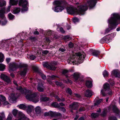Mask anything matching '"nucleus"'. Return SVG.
<instances>
[{"label": "nucleus", "instance_id": "1", "mask_svg": "<svg viewBox=\"0 0 120 120\" xmlns=\"http://www.w3.org/2000/svg\"><path fill=\"white\" fill-rule=\"evenodd\" d=\"M87 3L85 5H81L78 6L77 11L72 7H68L67 8L68 12L70 14L73 15L76 14L83 15L88 8L89 6L91 8L94 7L97 2V0H87Z\"/></svg>", "mask_w": 120, "mask_h": 120}, {"label": "nucleus", "instance_id": "2", "mask_svg": "<svg viewBox=\"0 0 120 120\" xmlns=\"http://www.w3.org/2000/svg\"><path fill=\"white\" fill-rule=\"evenodd\" d=\"M119 22L120 23V17L118 14L114 13L112 14L110 18L108 19L109 28L106 30L105 33H107L115 28Z\"/></svg>", "mask_w": 120, "mask_h": 120}, {"label": "nucleus", "instance_id": "3", "mask_svg": "<svg viewBox=\"0 0 120 120\" xmlns=\"http://www.w3.org/2000/svg\"><path fill=\"white\" fill-rule=\"evenodd\" d=\"M17 89L20 90L22 93H25L26 95V99L33 102L36 103L38 102L40 98L39 95L38 93L32 94L31 91L30 90H27L26 89H22L21 87L17 88Z\"/></svg>", "mask_w": 120, "mask_h": 120}, {"label": "nucleus", "instance_id": "4", "mask_svg": "<svg viewBox=\"0 0 120 120\" xmlns=\"http://www.w3.org/2000/svg\"><path fill=\"white\" fill-rule=\"evenodd\" d=\"M85 56L84 55L80 53H77L75 55L74 54L72 56H71L68 60L69 64L74 65L78 63H81L83 62Z\"/></svg>", "mask_w": 120, "mask_h": 120}, {"label": "nucleus", "instance_id": "5", "mask_svg": "<svg viewBox=\"0 0 120 120\" xmlns=\"http://www.w3.org/2000/svg\"><path fill=\"white\" fill-rule=\"evenodd\" d=\"M66 3L64 0H55L53 2V4L55 7H52V9L56 12H60L66 7L65 5Z\"/></svg>", "mask_w": 120, "mask_h": 120}, {"label": "nucleus", "instance_id": "6", "mask_svg": "<svg viewBox=\"0 0 120 120\" xmlns=\"http://www.w3.org/2000/svg\"><path fill=\"white\" fill-rule=\"evenodd\" d=\"M19 5L22 6L21 12H24L28 10V3L27 0H19Z\"/></svg>", "mask_w": 120, "mask_h": 120}, {"label": "nucleus", "instance_id": "7", "mask_svg": "<svg viewBox=\"0 0 120 120\" xmlns=\"http://www.w3.org/2000/svg\"><path fill=\"white\" fill-rule=\"evenodd\" d=\"M26 65L22 63L16 64L15 63H12L10 64L9 68L10 70L13 71L15 70L16 69L19 68L26 67Z\"/></svg>", "mask_w": 120, "mask_h": 120}, {"label": "nucleus", "instance_id": "8", "mask_svg": "<svg viewBox=\"0 0 120 120\" xmlns=\"http://www.w3.org/2000/svg\"><path fill=\"white\" fill-rule=\"evenodd\" d=\"M5 12L4 10H3L2 12L0 13V17L2 18V20L1 22L2 25L4 26L5 25L7 22V21L6 19V17L3 13H5Z\"/></svg>", "mask_w": 120, "mask_h": 120}, {"label": "nucleus", "instance_id": "9", "mask_svg": "<svg viewBox=\"0 0 120 120\" xmlns=\"http://www.w3.org/2000/svg\"><path fill=\"white\" fill-rule=\"evenodd\" d=\"M80 74L79 73H74L73 75L74 81L76 82H79L80 80Z\"/></svg>", "mask_w": 120, "mask_h": 120}, {"label": "nucleus", "instance_id": "10", "mask_svg": "<svg viewBox=\"0 0 120 120\" xmlns=\"http://www.w3.org/2000/svg\"><path fill=\"white\" fill-rule=\"evenodd\" d=\"M0 77L2 79L8 83H9L11 82L10 79L4 74H1L0 75Z\"/></svg>", "mask_w": 120, "mask_h": 120}, {"label": "nucleus", "instance_id": "11", "mask_svg": "<svg viewBox=\"0 0 120 120\" xmlns=\"http://www.w3.org/2000/svg\"><path fill=\"white\" fill-rule=\"evenodd\" d=\"M20 112H18V111L16 109H14L12 111V113L14 116H15L18 113V120L17 119H16L15 120H22V119H23V117L21 115V118H20V116L19 115V113Z\"/></svg>", "mask_w": 120, "mask_h": 120}, {"label": "nucleus", "instance_id": "12", "mask_svg": "<svg viewBox=\"0 0 120 120\" xmlns=\"http://www.w3.org/2000/svg\"><path fill=\"white\" fill-rule=\"evenodd\" d=\"M17 98V97L15 94H11L9 96L8 99L11 102L13 103L16 100Z\"/></svg>", "mask_w": 120, "mask_h": 120}, {"label": "nucleus", "instance_id": "13", "mask_svg": "<svg viewBox=\"0 0 120 120\" xmlns=\"http://www.w3.org/2000/svg\"><path fill=\"white\" fill-rule=\"evenodd\" d=\"M111 74L113 76L116 77H119L120 76V72L117 70H113L111 72Z\"/></svg>", "mask_w": 120, "mask_h": 120}, {"label": "nucleus", "instance_id": "14", "mask_svg": "<svg viewBox=\"0 0 120 120\" xmlns=\"http://www.w3.org/2000/svg\"><path fill=\"white\" fill-rule=\"evenodd\" d=\"M104 88L105 89V90L106 91H109V92H107V93H108L110 95L111 94V90H110L109 89V85L108 84H105L104 86Z\"/></svg>", "mask_w": 120, "mask_h": 120}, {"label": "nucleus", "instance_id": "15", "mask_svg": "<svg viewBox=\"0 0 120 120\" xmlns=\"http://www.w3.org/2000/svg\"><path fill=\"white\" fill-rule=\"evenodd\" d=\"M40 81L39 82V84L37 87V89L39 91H42L44 90V88L42 85H41V83H42V81L41 80H38V81Z\"/></svg>", "mask_w": 120, "mask_h": 120}, {"label": "nucleus", "instance_id": "16", "mask_svg": "<svg viewBox=\"0 0 120 120\" xmlns=\"http://www.w3.org/2000/svg\"><path fill=\"white\" fill-rule=\"evenodd\" d=\"M93 94V92L91 90H88L85 92V96L87 97H90Z\"/></svg>", "mask_w": 120, "mask_h": 120}, {"label": "nucleus", "instance_id": "17", "mask_svg": "<svg viewBox=\"0 0 120 120\" xmlns=\"http://www.w3.org/2000/svg\"><path fill=\"white\" fill-rule=\"evenodd\" d=\"M11 5H10L8 6V7L6 8V9H5L4 8L1 10H0V13H1L3 10H4L5 11V13H3V15H4V14L7 13L8 12H9L10 10V8L11 7Z\"/></svg>", "mask_w": 120, "mask_h": 120}, {"label": "nucleus", "instance_id": "18", "mask_svg": "<svg viewBox=\"0 0 120 120\" xmlns=\"http://www.w3.org/2000/svg\"><path fill=\"white\" fill-rule=\"evenodd\" d=\"M69 107L72 109H76L78 107V105L76 103L74 102L70 105Z\"/></svg>", "mask_w": 120, "mask_h": 120}, {"label": "nucleus", "instance_id": "19", "mask_svg": "<svg viewBox=\"0 0 120 120\" xmlns=\"http://www.w3.org/2000/svg\"><path fill=\"white\" fill-rule=\"evenodd\" d=\"M86 85L87 87L89 88H91L92 86V82L91 81H86Z\"/></svg>", "mask_w": 120, "mask_h": 120}, {"label": "nucleus", "instance_id": "20", "mask_svg": "<svg viewBox=\"0 0 120 120\" xmlns=\"http://www.w3.org/2000/svg\"><path fill=\"white\" fill-rule=\"evenodd\" d=\"M51 96H53L58 101H64V98H63L61 99L59 98V97L56 95L54 94V93H52L51 94Z\"/></svg>", "mask_w": 120, "mask_h": 120}, {"label": "nucleus", "instance_id": "21", "mask_svg": "<svg viewBox=\"0 0 120 120\" xmlns=\"http://www.w3.org/2000/svg\"><path fill=\"white\" fill-rule=\"evenodd\" d=\"M35 110L37 116L38 115L41 113V108L39 106L36 107L35 108Z\"/></svg>", "mask_w": 120, "mask_h": 120}, {"label": "nucleus", "instance_id": "22", "mask_svg": "<svg viewBox=\"0 0 120 120\" xmlns=\"http://www.w3.org/2000/svg\"><path fill=\"white\" fill-rule=\"evenodd\" d=\"M20 11V8H16L13 10V12L14 14H16L19 13Z\"/></svg>", "mask_w": 120, "mask_h": 120}, {"label": "nucleus", "instance_id": "23", "mask_svg": "<svg viewBox=\"0 0 120 120\" xmlns=\"http://www.w3.org/2000/svg\"><path fill=\"white\" fill-rule=\"evenodd\" d=\"M109 35H107L104 37L100 41V42L102 43H103L104 42H106V41L108 42V40H106L105 39H106V37L108 38L109 37Z\"/></svg>", "mask_w": 120, "mask_h": 120}, {"label": "nucleus", "instance_id": "24", "mask_svg": "<svg viewBox=\"0 0 120 120\" xmlns=\"http://www.w3.org/2000/svg\"><path fill=\"white\" fill-rule=\"evenodd\" d=\"M19 113L20 118H21V115L23 117V119H22V120H29V119L26 117L25 116L24 114L22 112H20Z\"/></svg>", "mask_w": 120, "mask_h": 120}, {"label": "nucleus", "instance_id": "25", "mask_svg": "<svg viewBox=\"0 0 120 120\" xmlns=\"http://www.w3.org/2000/svg\"><path fill=\"white\" fill-rule=\"evenodd\" d=\"M10 2L11 6L16 5L18 3V1L16 0H10Z\"/></svg>", "mask_w": 120, "mask_h": 120}, {"label": "nucleus", "instance_id": "26", "mask_svg": "<svg viewBox=\"0 0 120 120\" xmlns=\"http://www.w3.org/2000/svg\"><path fill=\"white\" fill-rule=\"evenodd\" d=\"M5 117L4 114L3 112L0 113V120H4Z\"/></svg>", "mask_w": 120, "mask_h": 120}, {"label": "nucleus", "instance_id": "27", "mask_svg": "<svg viewBox=\"0 0 120 120\" xmlns=\"http://www.w3.org/2000/svg\"><path fill=\"white\" fill-rule=\"evenodd\" d=\"M48 68L51 70H54L56 69V67L55 66L54 64H52L49 66Z\"/></svg>", "mask_w": 120, "mask_h": 120}, {"label": "nucleus", "instance_id": "28", "mask_svg": "<svg viewBox=\"0 0 120 120\" xmlns=\"http://www.w3.org/2000/svg\"><path fill=\"white\" fill-rule=\"evenodd\" d=\"M18 107L19 109H25L26 108V106L23 104H20L18 105Z\"/></svg>", "mask_w": 120, "mask_h": 120}, {"label": "nucleus", "instance_id": "29", "mask_svg": "<svg viewBox=\"0 0 120 120\" xmlns=\"http://www.w3.org/2000/svg\"><path fill=\"white\" fill-rule=\"evenodd\" d=\"M49 99V98L45 96L41 97L40 99L41 101H46Z\"/></svg>", "mask_w": 120, "mask_h": 120}, {"label": "nucleus", "instance_id": "30", "mask_svg": "<svg viewBox=\"0 0 120 120\" xmlns=\"http://www.w3.org/2000/svg\"><path fill=\"white\" fill-rule=\"evenodd\" d=\"M8 16L9 19L10 20H13L15 17L14 15L11 13H9L8 14Z\"/></svg>", "mask_w": 120, "mask_h": 120}, {"label": "nucleus", "instance_id": "31", "mask_svg": "<svg viewBox=\"0 0 120 120\" xmlns=\"http://www.w3.org/2000/svg\"><path fill=\"white\" fill-rule=\"evenodd\" d=\"M4 58V55L1 52H0V62H3Z\"/></svg>", "mask_w": 120, "mask_h": 120}, {"label": "nucleus", "instance_id": "32", "mask_svg": "<svg viewBox=\"0 0 120 120\" xmlns=\"http://www.w3.org/2000/svg\"><path fill=\"white\" fill-rule=\"evenodd\" d=\"M26 108L27 109V111H28L29 112H30L33 109H34L33 107L31 105H29L28 106H26Z\"/></svg>", "mask_w": 120, "mask_h": 120}, {"label": "nucleus", "instance_id": "33", "mask_svg": "<svg viewBox=\"0 0 120 120\" xmlns=\"http://www.w3.org/2000/svg\"><path fill=\"white\" fill-rule=\"evenodd\" d=\"M0 100L2 101H4L6 100L5 98L3 96L0 95ZM1 104V102L0 101V105Z\"/></svg>", "mask_w": 120, "mask_h": 120}, {"label": "nucleus", "instance_id": "34", "mask_svg": "<svg viewBox=\"0 0 120 120\" xmlns=\"http://www.w3.org/2000/svg\"><path fill=\"white\" fill-rule=\"evenodd\" d=\"M5 65L2 64H0V71H3L5 69Z\"/></svg>", "mask_w": 120, "mask_h": 120}, {"label": "nucleus", "instance_id": "35", "mask_svg": "<svg viewBox=\"0 0 120 120\" xmlns=\"http://www.w3.org/2000/svg\"><path fill=\"white\" fill-rule=\"evenodd\" d=\"M55 77V76H48V79H47V80L48 81V82L50 84H51V82H50V81H49V79H52L53 78Z\"/></svg>", "mask_w": 120, "mask_h": 120}, {"label": "nucleus", "instance_id": "36", "mask_svg": "<svg viewBox=\"0 0 120 120\" xmlns=\"http://www.w3.org/2000/svg\"><path fill=\"white\" fill-rule=\"evenodd\" d=\"M100 52L98 51H95L93 53V54L94 56H97L98 55L100 54Z\"/></svg>", "mask_w": 120, "mask_h": 120}, {"label": "nucleus", "instance_id": "37", "mask_svg": "<svg viewBox=\"0 0 120 120\" xmlns=\"http://www.w3.org/2000/svg\"><path fill=\"white\" fill-rule=\"evenodd\" d=\"M99 115V114L98 113H93L91 114V116L93 117L94 118H96Z\"/></svg>", "mask_w": 120, "mask_h": 120}, {"label": "nucleus", "instance_id": "38", "mask_svg": "<svg viewBox=\"0 0 120 120\" xmlns=\"http://www.w3.org/2000/svg\"><path fill=\"white\" fill-rule=\"evenodd\" d=\"M102 101V99H101L98 100L96 102L94 103L95 105H98Z\"/></svg>", "mask_w": 120, "mask_h": 120}, {"label": "nucleus", "instance_id": "39", "mask_svg": "<svg viewBox=\"0 0 120 120\" xmlns=\"http://www.w3.org/2000/svg\"><path fill=\"white\" fill-rule=\"evenodd\" d=\"M103 75L104 77H107L108 76V74L107 71L106 70H105L103 73Z\"/></svg>", "mask_w": 120, "mask_h": 120}, {"label": "nucleus", "instance_id": "40", "mask_svg": "<svg viewBox=\"0 0 120 120\" xmlns=\"http://www.w3.org/2000/svg\"><path fill=\"white\" fill-rule=\"evenodd\" d=\"M43 65L44 67H46L47 68H48V67L49 65L48 63L46 62H43Z\"/></svg>", "mask_w": 120, "mask_h": 120}, {"label": "nucleus", "instance_id": "41", "mask_svg": "<svg viewBox=\"0 0 120 120\" xmlns=\"http://www.w3.org/2000/svg\"><path fill=\"white\" fill-rule=\"evenodd\" d=\"M116 32H114L111 34H110L109 35V37H110L111 38H113L116 35Z\"/></svg>", "mask_w": 120, "mask_h": 120}, {"label": "nucleus", "instance_id": "42", "mask_svg": "<svg viewBox=\"0 0 120 120\" xmlns=\"http://www.w3.org/2000/svg\"><path fill=\"white\" fill-rule=\"evenodd\" d=\"M6 5V3L5 1H3L1 2H0V7L5 6Z\"/></svg>", "mask_w": 120, "mask_h": 120}, {"label": "nucleus", "instance_id": "43", "mask_svg": "<svg viewBox=\"0 0 120 120\" xmlns=\"http://www.w3.org/2000/svg\"><path fill=\"white\" fill-rule=\"evenodd\" d=\"M109 120H117L116 117L113 116H110L109 118Z\"/></svg>", "mask_w": 120, "mask_h": 120}, {"label": "nucleus", "instance_id": "44", "mask_svg": "<svg viewBox=\"0 0 120 120\" xmlns=\"http://www.w3.org/2000/svg\"><path fill=\"white\" fill-rule=\"evenodd\" d=\"M12 116L11 114H9L7 118V120H12Z\"/></svg>", "mask_w": 120, "mask_h": 120}, {"label": "nucleus", "instance_id": "45", "mask_svg": "<svg viewBox=\"0 0 120 120\" xmlns=\"http://www.w3.org/2000/svg\"><path fill=\"white\" fill-rule=\"evenodd\" d=\"M106 113V109H104L103 111L102 112L101 115L102 116H104L105 115Z\"/></svg>", "mask_w": 120, "mask_h": 120}, {"label": "nucleus", "instance_id": "46", "mask_svg": "<svg viewBox=\"0 0 120 120\" xmlns=\"http://www.w3.org/2000/svg\"><path fill=\"white\" fill-rule=\"evenodd\" d=\"M73 21L75 23L78 22L79 21V19L76 18H74L73 19Z\"/></svg>", "mask_w": 120, "mask_h": 120}, {"label": "nucleus", "instance_id": "47", "mask_svg": "<svg viewBox=\"0 0 120 120\" xmlns=\"http://www.w3.org/2000/svg\"><path fill=\"white\" fill-rule=\"evenodd\" d=\"M64 39L65 40L68 41L71 38L69 36H67L64 37Z\"/></svg>", "mask_w": 120, "mask_h": 120}, {"label": "nucleus", "instance_id": "48", "mask_svg": "<svg viewBox=\"0 0 120 120\" xmlns=\"http://www.w3.org/2000/svg\"><path fill=\"white\" fill-rule=\"evenodd\" d=\"M67 92L69 93L70 95H71L72 94L71 91V90L69 88L67 89L66 90Z\"/></svg>", "mask_w": 120, "mask_h": 120}, {"label": "nucleus", "instance_id": "49", "mask_svg": "<svg viewBox=\"0 0 120 120\" xmlns=\"http://www.w3.org/2000/svg\"><path fill=\"white\" fill-rule=\"evenodd\" d=\"M30 57L31 60H33L35 58V57L34 55H32L30 56Z\"/></svg>", "mask_w": 120, "mask_h": 120}, {"label": "nucleus", "instance_id": "50", "mask_svg": "<svg viewBox=\"0 0 120 120\" xmlns=\"http://www.w3.org/2000/svg\"><path fill=\"white\" fill-rule=\"evenodd\" d=\"M41 75L43 79H46V76L42 74H41Z\"/></svg>", "mask_w": 120, "mask_h": 120}, {"label": "nucleus", "instance_id": "51", "mask_svg": "<svg viewBox=\"0 0 120 120\" xmlns=\"http://www.w3.org/2000/svg\"><path fill=\"white\" fill-rule=\"evenodd\" d=\"M42 53L45 54H46L49 52L47 50H43L42 51Z\"/></svg>", "mask_w": 120, "mask_h": 120}, {"label": "nucleus", "instance_id": "52", "mask_svg": "<svg viewBox=\"0 0 120 120\" xmlns=\"http://www.w3.org/2000/svg\"><path fill=\"white\" fill-rule=\"evenodd\" d=\"M101 94L103 96H105V91L104 90H101Z\"/></svg>", "mask_w": 120, "mask_h": 120}, {"label": "nucleus", "instance_id": "53", "mask_svg": "<svg viewBox=\"0 0 120 120\" xmlns=\"http://www.w3.org/2000/svg\"><path fill=\"white\" fill-rule=\"evenodd\" d=\"M69 46L70 48H72L73 46V44L71 42H70L69 44Z\"/></svg>", "mask_w": 120, "mask_h": 120}, {"label": "nucleus", "instance_id": "54", "mask_svg": "<svg viewBox=\"0 0 120 120\" xmlns=\"http://www.w3.org/2000/svg\"><path fill=\"white\" fill-rule=\"evenodd\" d=\"M68 72V70H63L62 72L64 74H65Z\"/></svg>", "mask_w": 120, "mask_h": 120}, {"label": "nucleus", "instance_id": "55", "mask_svg": "<svg viewBox=\"0 0 120 120\" xmlns=\"http://www.w3.org/2000/svg\"><path fill=\"white\" fill-rule=\"evenodd\" d=\"M4 105H6L8 104V103L7 101H6V100L4 101H2Z\"/></svg>", "mask_w": 120, "mask_h": 120}, {"label": "nucleus", "instance_id": "56", "mask_svg": "<svg viewBox=\"0 0 120 120\" xmlns=\"http://www.w3.org/2000/svg\"><path fill=\"white\" fill-rule=\"evenodd\" d=\"M60 109L61 110L63 111V112H64L65 111V109L63 107H60Z\"/></svg>", "mask_w": 120, "mask_h": 120}, {"label": "nucleus", "instance_id": "57", "mask_svg": "<svg viewBox=\"0 0 120 120\" xmlns=\"http://www.w3.org/2000/svg\"><path fill=\"white\" fill-rule=\"evenodd\" d=\"M33 69L35 71H37L38 70V68L35 66H34L33 67Z\"/></svg>", "mask_w": 120, "mask_h": 120}, {"label": "nucleus", "instance_id": "58", "mask_svg": "<svg viewBox=\"0 0 120 120\" xmlns=\"http://www.w3.org/2000/svg\"><path fill=\"white\" fill-rule=\"evenodd\" d=\"M109 37H108V38L106 37V39H105L106 40H108V42L106 41V42L107 43H108L110 41L109 38Z\"/></svg>", "mask_w": 120, "mask_h": 120}, {"label": "nucleus", "instance_id": "59", "mask_svg": "<svg viewBox=\"0 0 120 120\" xmlns=\"http://www.w3.org/2000/svg\"><path fill=\"white\" fill-rule=\"evenodd\" d=\"M59 29L60 31L62 33L64 32V31L63 30V28H60Z\"/></svg>", "mask_w": 120, "mask_h": 120}, {"label": "nucleus", "instance_id": "60", "mask_svg": "<svg viewBox=\"0 0 120 120\" xmlns=\"http://www.w3.org/2000/svg\"><path fill=\"white\" fill-rule=\"evenodd\" d=\"M11 60V59L9 58H8L6 59V61L8 63Z\"/></svg>", "mask_w": 120, "mask_h": 120}, {"label": "nucleus", "instance_id": "61", "mask_svg": "<svg viewBox=\"0 0 120 120\" xmlns=\"http://www.w3.org/2000/svg\"><path fill=\"white\" fill-rule=\"evenodd\" d=\"M59 50L62 52H64L65 51V49L62 48H60L59 49Z\"/></svg>", "mask_w": 120, "mask_h": 120}, {"label": "nucleus", "instance_id": "62", "mask_svg": "<svg viewBox=\"0 0 120 120\" xmlns=\"http://www.w3.org/2000/svg\"><path fill=\"white\" fill-rule=\"evenodd\" d=\"M84 110H85V109L84 108H81L79 109V111H82Z\"/></svg>", "mask_w": 120, "mask_h": 120}, {"label": "nucleus", "instance_id": "63", "mask_svg": "<svg viewBox=\"0 0 120 120\" xmlns=\"http://www.w3.org/2000/svg\"><path fill=\"white\" fill-rule=\"evenodd\" d=\"M56 85H57L58 86H60V83L58 82H56Z\"/></svg>", "mask_w": 120, "mask_h": 120}, {"label": "nucleus", "instance_id": "64", "mask_svg": "<svg viewBox=\"0 0 120 120\" xmlns=\"http://www.w3.org/2000/svg\"><path fill=\"white\" fill-rule=\"evenodd\" d=\"M34 34H39V32L38 31H36L34 32Z\"/></svg>", "mask_w": 120, "mask_h": 120}]
</instances>
